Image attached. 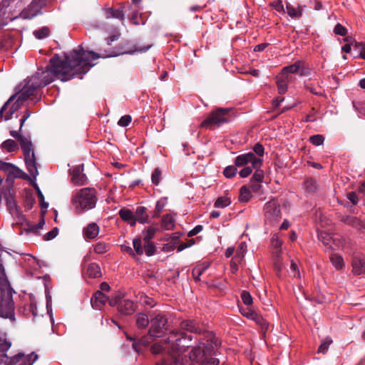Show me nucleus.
<instances>
[{
	"mask_svg": "<svg viewBox=\"0 0 365 365\" xmlns=\"http://www.w3.org/2000/svg\"><path fill=\"white\" fill-rule=\"evenodd\" d=\"M108 56L84 51L81 46H79L78 50L74 49L66 54L63 60L55 55L50 59V66H47L44 71L38 70L36 72L26 80L19 93L9 98L0 110V116L5 120H9L26 101H38L40 98V89L53 82L56 78L67 81L78 75L85 74L94 66L92 63L93 60Z\"/></svg>",
	"mask_w": 365,
	"mask_h": 365,
	"instance_id": "nucleus-1",
	"label": "nucleus"
},
{
	"mask_svg": "<svg viewBox=\"0 0 365 365\" xmlns=\"http://www.w3.org/2000/svg\"><path fill=\"white\" fill-rule=\"evenodd\" d=\"M191 341L190 335H187L181 331H173L165 340L153 344L150 351L153 354L165 351L173 357L175 363L178 365L177 355L178 353L184 352L190 346Z\"/></svg>",
	"mask_w": 365,
	"mask_h": 365,
	"instance_id": "nucleus-2",
	"label": "nucleus"
},
{
	"mask_svg": "<svg viewBox=\"0 0 365 365\" xmlns=\"http://www.w3.org/2000/svg\"><path fill=\"white\" fill-rule=\"evenodd\" d=\"M71 202L78 213L94 208L97 202L96 190L91 187L76 190L72 194Z\"/></svg>",
	"mask_w": 365,
	"mask_h": 365,
	"instance_id": "nucleus-3",
	"label": "nucleus"
},
{
	"mask_svg": "<svg viewBox=\"0 0 365 365\" xmlns=\"http://www.w3.org/2000/svg\"><path fill=\"white\" fill-rule=\"evenodd\" d=\"M217 346L216 342L200 343L192 349L189 354L190 359L198 365H218L219 360L210 357L213 351V346Z\"/></svg>",
	"mask_w": 365,
	"mask_h": 365,
	"instance_id": "nucleus-4",
	"label": "nucleus"
},
{
	"mask_svg": "<svg viewBox=\"0 0 365 365\" xmlns=\"http://www.w3.org/2000/svg\"><path fill=\"white\" fill-rule=\"evenodd\" d=\"M10 135L11 137L19 140L24 153L27 170L31 175L36 178L38 173L31 141L27 138L20 135L19 132L16 130H11Z\"/></svg>",
	"mask_w": 365,
	"mask_h": 365,
	"instance_id": "nucleus-5",
	"label": "nucleus"
},
{
	"mask_svg": "<svg viewBox=\"0 0 365 365\" xmlns=\"http://www.w3.org/2000/svg\"><path fill=\"white\" fill-rule=\"evenodd\" d=\"M229 108H217L210 113V115L201 123L200 127L212 130L229 122Z\"/></svg>",
	"mask_w": 365,
	"mask_h": 365,
	"instance_id": "nucleus-6",
	"label": "nucleus"
},
{
	"mask_svg": "<svg viewBox=\"0 0 365 365\" xmlns=\"http://www.w3.org/2000/svg\"><path fill=\"white\" fill-rule=\"evenodd\" d=\"M167 317L163 314H157L150 319V327L148 330L150 337L158 338L163 336L167 331Z\"/></svg>",
	"mask_w": 365,
	"mask_h": 365,
	"instance_id": "nucleus-7",
	"label": "nucleus"
},
{
	"mask_svg": "<svg viewBox=\"0 0 365 365\" xmlns=\"http://www.w3.org/2000/svg\"><path fill=\"white\" fill-rule=\"evenodd\" d=\"M264 220L267 224L274 225L281 219L279 205L275 200L267 202L264 206Z\"/></svg>",
	"mask_w": 365,
	"mask_h": 365,
	"instance_id": "nucleus-8",
	"label": "nucleus"
},
{
	"mask_svg": "<svg viewBox=\"0 0 365 365\" xmlns=\"http://www.w3.org/2000/svg\"><path fill=\"white\" fill-rule=\"evenodd\" d=\"M249 163L253 168H260L262 165V160L252 152L239 155L235 160V165L237 167H245Z\"/></svg>",
	"mask_w": 365,
	"mask_h": 365,
	"instance_id": "nucleus-9",
	"label": "nucleus"
},
{
	"mask_svg": "<svg viewBox=\"0 0 365 365\" xmlns=\"http://www.w3.org/2000/svg\"><path fill=\"white\" fill-rule=\"evenodd\" d=\"M38 358V354L34 351L27 355L19 352L12 357H7L4 365H16L20 361H21L20 365H33Z\"/></svg>",
	"mask_w": 365,
	"mask_h": 365,
	"instance_id": "nucleus-10",
	"label": "nucleus"
},
{
	"mask_svg": "<svg viewBox=\"0 0 365 365\" xmlns=\"http://www.w3.org/2000/svg\"><path fill=\"white\" fill-rule=\"evenodd\" d=\"M158 229L153 227H149L143 232L145 247V253L148 257L153 256L155 252V246L151 240L153 238Z\"/></svg>",
	"mask_w": 365,
	"mask_h": 365,
	"instance_id": "nucleus-11",
	"label": "nucleus"
},
{
	"mask_svg": "<svg viewBox=\"0 0 365 365\" xmlns=\"http://www.w3.org/2000/svg\"><path fill=\"white\" fill-rule=\"evenodd\" d=\"M83 164L73 166L70 169V175L71 176V182L76 186H81L87 184V177L83 173Z\"/></svg>",
	"mask_w": 365,
	"mask_h": 365,
	"instance_id": "nucleus-12",
	"label": "nucleus"
},
{
	"mask_svg": "<svg viewBox=\"0 0 365 365\" xmlns=\"http://www.w3.org/2000/svg\"><path fill=\"white\" fill-rule=\"evenodd\" d=\"M43 6L42 0H33L31 4L21 12L23 19H31L37 16Z\"/></svg>",
	"mask_w": 365,
	"mask_h": 365,
	"instance_id": "nucleus-13",
	"label": "nucleus"
},
{
	"mask_svg": "<svg viewBox=\"0 0 365 365\" xmlns=\"http://www.w3.org/2000/svg\"><path fill=\"white\" fill-rule=\"evenodd\" d=\"M107 302L108 297L101 291L96 292L91 299L92 307L98 310L101 309Z\"/></svg>",
	"mask_w": 365,
	"mask_h": 365,
	"instance_id": "nucleus-14",
	"label": "nucleus"
},
{
	"mask_svg": "<svg viewBox=\"0 0 365 365\" xmlns=\"http://www.w3.org/2000/svg\"><path fill=\"white\" fill-rule=\"evenodd\" d=\"M135 310V305L132 300L122 299L118 303V312L123 314H132Z\"/></svg>",
	"mask_w": 365,
	"mask_h": 365,
	"instance_id": "nucleus-15",
	"label": "nucleus"
},
{
	"mask_svg": "<svg viewBox=\"0 0 365 365\" xmlns=\"http://www.w3.org/2000/svg\"><path fill=\"white\" fill-rule=\"evenodd\" d=\"M352 272L355 275H360L365 273V258L353 256Z\"/></svg>",
	"mask_w": 365,
	"mask_h": 365,
	"instance_id": "nucleus-16",
	"label": "nucleus"
},
{
	"mask_svg": "<svg viewBox=\"0 0 365 365\" xmlns=\"http://www.w3.org/2000/svg\"><path fill=\"white\" fill-rule=\"evenodd\" d=\"M83 233L86 239L93 240L98 236L99 227L95 222L90 223L83 229Z\"/></svg>",
	"mask_w": 365,
	"mask_h": 365,
	"instance_id": "nucleus-17",
	"label": "nucleus"
},
{
	"mask_svg": "<svg viewBox=\"0 0 365 365\" xmlns=\"http://www.w3.org/2000/svg\"><path fill=\"white\" fill-rule=\"evenodd\" d=\"M180 329L190 333H200V328L195 321L192 319H186L180 323Z\"/></svg>",
	"mask_w": 365,
	"mask_h": 365,
	"instance_id": "nucleus-18",
	"label": "nucleus"
},
{
	"mask_svg": "<svg viewBox=\"0 0 365 365\" xmlns=\"http://www.w3.org/2000/svg\"><path fill=\"white\" fill-rule=\"evenodd\" d=\"M105 16L107 19H117L119 20L124 19V12L122 9H114L112 7H108L103 9Z\"/></svg>",
	"mask_w": 365,
	"mask_h": 365,
	"instance_id": "nucleus-19",
	"label": "nucleus"
},
{
	"mask_svg": "<svg viewBox=\"0 0 365 365\" xmlns=\"http://www.w3.org/2000/svg\"><path fill=\"white\" fill-rule=\"evenodd\" d=\"M286 9L287 14L291 18L299 19L302 16L303 9L300 5L295 7L290 3L286 2Z\"/></svg>",
	"mask_w": 365,
	"mask_h": 365,
	"instance_id": "nucleus-20",
	"label": "nucleus"
},
{
	"mask_svg": "<svg viewBox=\"0 0 365 365\" xmlns=\"http://www.w3.org/2000/svg\"><path fill=\"white\" fill-rule=\"evenodd\" d=\"M210 267V263L207 262H204L201 264L196 265L192 272V277L195 282H198L200 280V277Z\"/></svg>",
	"mask_w": 365,
	"mask_h": 365,
	"instance_id": "nucleus-21",
	"label": "nucleus"
},
{
	"mask_svg": "<svg viewBox=\"0 0 365 365\" xmlns=\"http://www.w3.org/2000/svg\"><path fill=\"white\" fill-rule=\"evenodd\" d=\"M0 170H4L13 177H18L20 172V170L14 165L2 161H0Z\"/></svg>",
	"mask_w": 365,
	"mask_h": 365,
	"instance_id": "nucleus-22",
	"label": "nucleus"
},
{
	"mask_svg": "<svg viewBox=\"0 0 365 365\" xmlns=\"http://www.w3.org/2000/svg\"><path fill=\"white\" fill-rule=\"evenodd\" d=\"M125 336H126L127 339H128L130 341H133L132 346H133V349L138 353H139L140 351V346L141 345L147 346L148 344L150 343V341L148 340V337H146V336L142 337L138 341H135V338H133L130 335H129L127 333H125Z\"/></svg>",
	"mask_w": 365,
	"mask_h": 365,
	"instance_id": "nucleus-23",
	"label": "nucleus"
},
{
	"mask_svg": "<svg viewBox=\"0 0 365 365\" xmlns=\"http://www.w3.org/2000/svg\"><path fill=\"white\" fill-rule=\"evenodd\" d=\"M86 274L91 278H98L101 275V268L98 264L91 263L86 269Z\"/></svg>",
	"mask_w": 365,
	"mask_h": 365,
	"instance_id": "nucleus-24",
	"label": "nucleus"
},
{
	"mask_svg": "<svg viewBox=\"0 0 365 365\" xmlns=\"http://www.w3.org/2000/svg\"><path fill=\"white\" fill-rule=\"evenodd\" d=\"M136 298L139 301V302L145 307L152 308L155 305V302L154 299L153 298L147 296L143 292H139L136 295Z\"/></svg>",
	"mask_w": 365,
	"mask_h": 365,
	"instance_id": "nucleus-25",
	"label": "nucleus"
},
{
	"mask_svg": "<svg viewBox=\"0 0 365 365\" xmlns=\"http://www.w3.org/2000/svg\"><path fill=\"white\" fill-rule=\"evenodd\" d=\"M147 209L145 207H138L135 210V217L138 220V222L141 224L148 222V215L146 212Z\"/></svg>",
	"mask_w": 365,
	"mask_h": 365,
	"instance_id": "nucleus-26",
	"label": "nucleus"
},
{
	"mask_svg": "<svg viewBox=\"0 0 365 365\" xmlns=\"http://www.w3.org/2000/svg\"><path fill=\"white\" fill-rule=\"evenodd\" d=\"M288 76H277V86L279 94H284L287 91L288 88Z\"/></svg>",
	"mask_w": 365,
	"mask_h": 365,
	"instance_id": "nucleus-27",
	"label": "nucleus"
},
{
	"mask_svg": "<svg viewBox=\"0 0 365 365\" xmlns=\"http://www.w3.org/2000/svg\"><path fill=\"white\" fill-rule=\"evenodd\" d=\"M303 63L300 61H297L293 64L284 67L282 71V76H287L289 73H297L299 72Z\"/></svg>",
	"mask_w": 365,
	"mask_h": 365,
	"instance_id": "nucleus-28",
	"label": "nucleus"
},
{
	"mask_svg": "<svg viewBox=\"0 0 365 365\" xmlns=\"http://www.w3.org/2000/svg\"><path fill=\"white\" fill-rule=\"evenodd\" d=\"M333 234L327 232H320L318 233L319 240L329 249L334 250V247L331 245Z\"/></svg>",
	"mask_w": 365,
	"mask_h": 365,
	"instance_id": "nucleus-29",
	"label": "nucleus"
},
{
	"mask_svg": "<svg viewBox=\"0 0 365 365\" xmlns=\"http://www.w3.org/2000/svg\"><path fill=\"white\" fill-rule=\"evenodd\" d=\"M332 265L337 270H341L344 268L345 264L343 257L338 254H331L329 257Z\"/></svg>",
	"mask_w": 365,
	"mask_h": 365,
	"instance_id": "nucleus-30",
	"label": "nucleus"
},
{
	"mask_svg": "<svg viewBox=\"0 0 365 365\" xmlns=\"http://www.w3.org/2000/svg\"><path fill=\"white\" fill-rule=\"evenodd\" d=\"M304 187L306 192L309 194L315 193L318 189V185L317 181L312 178H308L304 181Z\"/></svg>",
	"mask_w": 365,
	"mask_h": 365,
	"instance_id": "nucleus-31",
	"label": "nucleus"
},
{
	"mask_svg": "<svg viewBox=\"0 0 365 365\" xmlns=\"http://www.w3.org/2000/svg\"><path fill=\"white\" fill-rule=\"evenodd\" d=\"M133 251L135 252V257L136 255H143L145 252L144 244L140 238L136 237L133 240Z\"/></svg>",
	"mask_w": 365,
	"mask_h": 365,
	"instance_id": "nucleus-32",
	"label": "nucleus"
},
{
	"mask_svg": "<svg viewBox=\"0 0 365 365\" xmlns=\"http://www.w3.org/2000/svg\"><path fill=\"white\" fill-rule=\"evenodd\" d=\"M161 226L166 230L173 229L175 227L173 217L169 214L164 215L161 220Z\"/></svg>",
	"mask_w": 365,
	"mask_h": 365,
	"instance_id": "nucleus-33",
	"label": "nucleus"
},
{
	"mask_svg": "<svg viewBox=\"0 0 365 365\" xmlns=\"http://www.w3.org/2000/svg\"><path fill=\"white\" fill-rule=\"evenodd\" d=\"M252 197V192L250 189L244 185L240 188L239 200L242 202H247Z\"/></svg>",
	"mask_w": 365,
	"mask_h": 365,
	"instance_id": "nucleus-34",
	"label": "nucleus"
},
{
	"mask_svg": "<svg viewBox=\"0 0 365 365\" xmlns=\"http://www.w3.org/2000/svg\"><path fill=\"white\" fill-rule=\"evenodd\" d=\"M110 248L109 244L105 242L99 241L93 245V250L96 254H104L106 253Z\"/></svg>",
	"mask_w": 365,
	"mask_h": 365,
	"instance_id": "nucleus-35",
	"label": "nucleus"
},
{
	"mask_svg": "<svg viewBox=\"0 0 365 365\" xmlns=\"http://www.w3.org/2000/svg\"><path fill=\"white\" fill-rule=\"evenodd\" d=\"M149 324V319L144 313H138L136 314V325L138 328L144 329Z\"/></svg>",
	"mask_w": 365,
	"mask_h": 365,
	"instance_id": "nucleus-36",
	"label": "nucleus"
},
{
	"mask_svg": "<svg viewBox=\"0 0 365 365\" xmlns=\"http://www.w3.org/2000/svg\"><path fill=\"white\" fill-rule=\"evenodd\" d=\"M1 148L5 149L7 152H14L18 150V145L11 139H8L1 143Z\"/></svg>",
	"mask_w": 365,
	"mask_h": 365,
	"instance_id": "nucleus-37",
	"label": "nucleus"
},
{
	"mask_svg": "<svg viewBox=\"0 0 365 365\" xmlns=\"http://www.w3.org/2000/svg\"><path fill=\"white\" fill-rule=\"evenodd\" d=\"M346 239L341 237V235L338 234H333L332 236V240H331V245L334 247V250L336 249H342V247L344 245Z\"/></svg>",
	"mask_w": 365,
	"mask_h": 365,
	"instance_id": "nucleus-38",
	"label": "nucleus"
},
{
	"mask_svg": "<svg viewBox=\"0 0 365 365\" xmlns=\"http://www.w3.org/2000/svg\"><path fill=\"white\" fill-rule=\"evenodd\" d=\"M33 34L37 39H43L49 36L50 29L47 26H43L38 30H35Z\"/></svg>",
	"mask_w": 365,
	"mask_h": 365,
	"instance_id": "nucleus-39",
	"label": "nucleus"
},
{
	"mask_svg": "<svg viewBox=\"0 0 365 365\" xmlns=\"http://www.w3.org/2000/svg\"><path fill=\"white\" fill-rule=\"evenodd\" d=\"M331 343H332V339L331 337L327 336L325 339H324L322 341L321 344L319 345V346L318 348V353H322L324 354H326Z\"/></svg>",
	"mask_w": 365,
	"mask_h": 365,
	"instance_id": "nucleus-40",
	"label": "nucleus"
},
{
	"mask_svg": "<svg viewBox=\"0 0 365 365\" xmlns=\"http://www.w3.org/2000/svg\"><path fill=\"white\" fill-rule=\"evenodd\" d=\"M342 249L346 250L349 255H354L356 251V246L351 240L346 239Z\"/></svg>",
	"mask_w": 365,
	"mask_h": 365,
	"instance_id": "nucleus-41",
	"label": "nucleus"
},
{
	"mask_svg": "<svg viewBox=\"0 0 365 365\" xmlns=\"http://www.w3.org/2000/svg\"><path fill=\"white\" fill-rule=\"evenodd\" d=\"M119 216L123 221H130V220H133V217L135 216L133 212L128 208H122L119 210Z\"/></svg>",
	"mask_w": 365,
	"mask_h": 365,
	"instance_id": "nucleus-42",
	"label": "nucleus"
},
{
	"mask_svg": "<svg viewBox=\"0 0 365 365\" xmlns=\"http://www.w3.org/2000/svg\"><path fill=\"white\" fill-rule=\"evenodd\" d=\"M231 203L230 198L227 197H219L215 202V207L225 208L229 206Z\"/></svg>",
	"mask_w": 365,
	"mask_h": 365,
	"instance_id": "nucleus-43",
	"label": "nucleus"
},
{
	"mask_svg": "<svg viewBox=\"0 0 365 365\" xmlns=\"http://www.w3.org/2000/svg\"><path fill=\"white\" fill-rule=\"evenodd\" d=\"M256 170L251 178V182H262L264 179V171L260 168H255Z\"/></svg>",
	"mask_w": 365,
	"mask_h": 365,
	"instance_id": "nucleus-44",
	"label": "nucleus"
},
{
	"mask_svg": "<svg viewBox=\"0 0 365 365\" xmlns=\"http://www.w3.org/2000/svg\"><path fill=\"white\" fill-rule=\"evenodd\" d=\"M11 343L8 341L4 334H0V352H5L9 349Z\"/></svg>",
	"mask_w": 365,
	"mask_h": 365,
	"instance_id": "nucleus-45",
	"label": "nucleus"
},
{
	"mask_svg": "<svg viewBox=\"0 0 365 365\" xmlns=\"http://www.w3.org/2000/svg\"><path fill=\"white\" fill-rule=\"evenodd\" d=\"M354 109L358 112L359 115L365 114V101H355L352 102Z\"/></svg>",
	"mask_w": 365,
	"mask_h": 365,
	"instance_id": "nucleus-46",
	"label": "nucleus"
},
{
	"mask_svg": "<svg viewBox=\"0 0 365 365\" xmlns=\"http://www.w3.org/2000/svg\"><path fill=\"white\" fill-rule=\"evenodd\" d=\"M309 142L316 146L322 145L324 142V137L322 135H314L310 136Z\"/></svg>",
	"mask_w": 365,
	"mask_h": 365,
	"instance_id": "nucleus-47",
	"label": "nucleus"
},
{
	"mask_svg": "<svg viewBox=\"0 0 365 365\" xmlns=\"http://www.w3.org/2000/svg\"><path fill=\"white\" fill-rule=\"evenodd\" d=\"M247 250V245L245 242H241L236 250V254L235 256H237V258L240 260H242L244 257L245 254Z\"/></svg>",
	"mask_w": 365,
	"mask_h": 365,
	"instance_id": "nucleus-48",
	"label": "nucleus"
},
{
	"mask_svg": "<svg viewBox=\"0 0 365 365\" xmlns=\"http://www.w3.org/2000/svg\"><path fill=\"white\" fill-rule=\"evenodd\" d=\"M241 299L245 305L249 307L252 304L253 299L249 292L246 290L242 291L241 293Z\"/></svg>",
	"mask_w": 365,
	"mask_h": 365,
	"instance_id": "nucleus-49",
	"label": "nucleus"
},
{
	"mask_svg": "<svg viewBox=\"0 0 365 365\" xmlns=\"http://www.w3.org/2000/svg\"><path fill=\"white\" fill-rule=\"evenodd\" d=\"M305 88L314 95L320 96L322 94L321 88L312 83H307L305 84Z\"/></svg>",
	"mask_w": 365,
	"mask_h": 365,
	"instance_id": "nucleus-50",
	"label": "nucleus"
},
{
	"mask_svg": "<svg viewBox=\"0 0 365 365\" xmlns=\"http://www.w3.org/2000/svg\"><path fill=\"white\" fill-rule=\"evenodd\" d=\"M237 168L235 165H229L226 167L223 171L224 175L227 178H231L234 177L237 173Z\"/></svg>",
	"mask_w": 365,
	"mask_h": 365,
	"instance_id": "nucleus-51",
	"label": "nucleus"
},
{
	"mask_svg": "<svg viewBox=\"0 0 365 365\" xmlns=\"http://www.w3.org/2000/svg\"><path fill=\"white\" fill-rule=\"evenodd\" d=\"M240 313L247 319H251L255 316H256V312L250 309L248 306L247 308L240 307Z\"/></svg>",
	"mask_w": 365,
	"mask_h": 365,
	"instance_id": "nucleus-52",
	"label": "nucleus"
},
{
	"mask_svg": "<svg viewBox=\"0 0 365 365\" xmlns=\"http://www.w3.org/2000/svg\"><path fill=\"white\" fill-rule=\"evenodd\" d=\"M252 320L255 321L257 324L262 327L263 329H267V322L265 319H264L262 316L259 315L256 312V316H255L253 318L251 319Z\"/></svg>",
	"mask_w": 365,
	"mask_h": 365,
	"instance_id": "nucleus-53",
	"label": "nucleus"
},
{
	"mask_svg": "<svg viewBox=\"0 0 365 365\" xmlns=\"http://www.w3.org/2000/svg\"><path fill=\"white\" fill-rule=\"evenodd\" d=\"M334 32L336 35L344 36L347 34V29L341 24L338 23L334 29Z\"/></svg>",
	"mask_w": 365,
	"mask_h": 365,
	"instance_id": "nucleus-54",
	"label": "nucleus"
},
{
	"mask_svg": "<svg viewBox=\"0 0 365 365\" xmlns=\"http://www.w3.org/2000/svg\"><path fill=\"white\" fill-rule=\"evenodd\" d=\"M161 171L159 168H155L152 173L151 180L153 184L158 185L160 180Z\"/></svg>",
	"mask_w": 365,
	"mask_h": 365,
	"instance_id": "nucleus-55",
	"label": "nucleus"
},
{
	"mask_svg": "<svg viewBox=\"0 0 365 365\" xmlns=\"http://www.w3.org/2000/svg\"><path fill=\"white\" fill-rule=\"evenodd\" d=\"M271 6L278 12L284 13V7L282 0L273 1Z\"/></svg>",
	"mask_w": 365,
	"mask_h": 365,
	"instance_id": "nucleus-56",
	"label": "nucleus"
},
{
	"mask_svg": "<svg viewBox=\"0 0 365 365\" xmlns=\"http://www.w3.org/2000/svg\"><path fill=\"white\" fill-rule=\"evenodd\" d=\"M131 120L132 118L130 115H125L119 119L118 124L121 127H126L130 124Z\"/></svg>",
	"mask_w": 365,
	"mask_h": 365,
	"instance_id": "nucleus-57",
	"label": "nucleus"
},
{
	"mask_svg": "<svg viewBox=\"0 0 365 365\" xmlns=\"http://www.w3.org/2000/svg\"><path fill=\"white\" fill-rule=\"evenodd\" d=\"M166 204H167L166 198H160L159 200H158L156 202V205H155V210H157V212L161 213V212L163 210Z\"/></svg>",
	"mask_w": 365,
	"mask_h": 365,
	"instance_id": "nucleus-58",
	"label": "nucleus"
},
{
	"mask_svg": "<svg viewBox=\"0 0 365 365\" xmlns=\"http://www.w3.org/2000/svg\"><path fill=\"white\" fill-rule=\"evenodd\" d=\"M120 250L122 252H125L130 255V256L135 257V252L128 243H124L121 245Z\"/></svg>",
	"mask_w": 365,
	"mask_h": 365,
	"instance_id": "nucleus-59",
	"label": "nucleus"
},
{
	"mask_svg": "<svg viewBox=\"0 0 365 365\" xmlns=\"http://www.w3.org/2000/svg\"><path fill=\"white\" fill-rule=\"evenodd\" d=\"M240 261H241L240 259H239L237 258V256H234L230 262V269H231V272L232 274H235L237 272V271L238 270V266H237V262H239Z\"/></svg>",
	"mask_w": 365,
	"mask_h": 365,
	"instance_id": "nucleus-60",
	"label": "nucleus"
},
{
	"mask_svg": "<svg viewBox=\"0 0 365 365\" xmlns=\"http://www.w3.org/2000/svg\"><path fill=\"white\" fill-rule=\"evenodd\" d=\"M253 150L256 155H257L259 157H262L264 155V148L263 145L260 143H256L253 147Z\"/></svg>",
	"mask_w": 365,
	"mask_h": 365,
	"instance_id": "nucleus-61",
	"label": "nucleus"
},
{
	"mask_svg": "<svg viewBox=\"0 0 365 365\" xmlns=\"http://www.w3.org/2000/svg\"><path fill=\"white\" fill-rule=\"evenodd\" d=\"M347 199L355 205L359 202V197L355 192H349L346 194Z\"/></svg>",
	"mask_w": 365,
	"mask_h": 365,
	"instance_id": "nucleus-62",
	"label": "nucleus"
},
{
	"mask_svg": "<svg viewBox=\"0 0 365 365\" xmlns=\"http://www.w3.org/2000/svg\"><path fill=\"white\" fill-rule=\"evenodd\" d=\"M252 167L246 166L240 171L239 175L241 178H247L252 173Z\"/></svg>",
	"mask_w": 365,
	"mask_h": 365,
	"instance_id": "nucleus-63",
	"label": "nucleus"
},
{
	"mask_svg": "<svg viewBox=\"0 0 365 365\" xmlns=\"http://www.w3.org/2000/svg\"><path fill=\"white\" fill-rule=\"evenodd\" d=\"M356 47L360 50L359 57L365 60V43H356Z\"/></svg>",
	"mask_w": 365,
	"mask_h": 365,
	"instance_id": "nucleus-64",
	"label": "nucleus"
}]
</instances>
